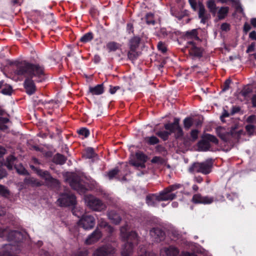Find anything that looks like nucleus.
Returning <instances> with one entry per match:
<instances>
[{"label":"nucleus","instance_id":"49","mask_svg":"<svg viewBox=\"0 0 256 256\" xmlns=\"http://www.w3.org/2000/svg\"><path fill=\"white\" fill-rule=\"evenodd\" d=\"M246 130L250 135H252L254 134L255 126L253 124H248L245 127Z\"/></svg>","mask_w":256,"mask_h":256},{"label":"nucleus","instance_id":"46","mask_svg":"<svg viewBox=\"0 0 256 256\" xmlns=\"http://www.w3.org/2000/svg\"><path fill=\"white\" fill-rule=\"evenodd\" d=\"M151 162L152 164H163L164 162V160L160 156H154L151 160Z\"/></svg>","mask_w":256,"mask_h":256},{"label":"nucleus","instance_id":"8","mask_svg":"<svg viewBox=\"0 0 256 256\" xmlns=\"http://www.w3.org/2000/svg\"><path fill=\"white\" fill-rule=\"evenodd\" d=\"M7 236L8 240L16 244L22 242L24 240L23 234L18 230H12L8 232L6 229L0 228V237L3 238Z\"/></svg>","mask_w":256,"mask_h":256},{"label":"nucleus","instance_id":"52","mask_svg":"<svg viewBox=\"0 0 256 256\" xmlns=\"http://www.w3.org/2000/svg\"><path fill=\"white\" fill-rule=\"evenodd\" d=\"M156 150L160 154L164 153L166 152V148L161 144H158L156 146Z\"/></svg>","mask_w":256,"mask_h":256},{"label":"nucleus","instance_id":"34","mask_svg":"<svg viewBox=\"0 0 256 256\" xmlns=\"http://www.w3.org/2000/svg\"><path fill=\"white\" fill-rule=\"evenodd\" d=\"M146 142L150 146L156 144L160 142V140L156 136H152L145 138Z\"/></svg>","mask_w":256,"mask_h":256},{"label":"nucleus","instance_id":"20","mask_svg":"<svg viewBox=\"0 0 256 256\" xmlns=\"http://www.w3.org/2000/svg\"><path fill=\"white\" fill-rule=\"evenodd\" d=\"M104 86L103 84H97L94 86H90L88 93L92 96L100 95L104 92Z\"/></svg>","mask_w":256,"mask_h":256},{"label":"nucleus","instance_id":"17","mask_svg":"<svg viewBox=\"0 0 256 256\" xmlns=\"http://www.w3.org/2000/svg\"><path fill=\"white\" fill-rule=\"evenodd\" d=\"M102 237V232L96 228L85 240V244L88 245L94 244L98 242Z\"/></svg>","mask_w":256,"mask_h":256},{"label":"nucleus","instance_id":"40","mask_svg":"<svg viewBox=\"0 0 256 256\" xmlns=\"http://www.w3.org/2000/svg\"><path fill=\"white\" fill-rule=\"evenodd\" d=\"M184 128L186 130H188L193 124V121L191 118L186 117L184 120Z\"/></svg>","mask_w":256,"mask_h":256},{"label":"nucleus","instance_id":"37","mask_svg":"<svg viewBox=\"0 0 256 256\" xmlns=\"http://www.w3.org/2000/svg\"><path fill=\"white\" fill-rule=\"evenodd\" d=\"M138 52L136 50H130L128 52V57L131 60H134L138 58Z\"/></svg>","mask_w":256,"mask_h":256},{"label":"nucleus","instance_id":"15","mask_svg":"<svg viewBox=\"0 0 256 256\" xmlns=\"http://www.w3.org/2000/svg\"><path fill=\"white\" fill-rule=\"evenodd\" d=\"M88 206L95 211H101L106 208L102 201L97 198H90L88 201Z\"/></svg>","mask_w":256,"mask_h":256},{"label":"nucleus","instance_id":"19","mask_svg":"<svg viewBox=\"0 0 256 256\" xmlns=\"http://www.w3.org/2000/svg\"><path fill=\"white\" fill-rule=\"evenodd\" d=\"M199 10H198V18L200 19V22L202 24H205L206 20L209 18L210 14L206 12V10L204 5L202 2L198 3Z\"/></svg>","mask_w":256,"mask_h":256},{"label":"nucleus","instance_id":"54","mask_svg":"<svg viewBox=\"0 0 256 256\" xmlns=\"http://www.w3.org/2000/svg\"><path fill=\"white\" fill-rule=\"evenodd\" d=\"M186 15V10L184 12H178L174 16L179 20H181Z\"/></svg>","mask_w":256,"mask_h":256},{"label":"nucleus","instance_id":"25","mask_svg":"<svg viewBox=\"0 0 256 256\" xmlns=\"http://www.w3.org/2000/svg\"><path fill=\"white\" fill-rule=\"evenodd\" d=\"M97 156L98 154L94 152V149L91 147L86 148L82 154V157L86 159H92Z\"/></svg>","mask_w":256,"mask_h":256},{"label":"nucleus","instance_id":"58","mask_svg":"<svg viewBox=\"0 0 256 256\" xmlns=\"http://www.w3.org/2000/svg\"><path fill=\"white\" fill-rule=\"evenodd\" d=\"M256 44L254 42H252L248 46L246 50V53H250L255 50Z\"/></svg>","mask_w":256,"mask_h":256},{"label":"nucleus","instance_id":"55","mask_svg":"<svg viewBox=\"0 0 256 256\" xmlns=\"http://www.w3.org/2000/svg\"><path fill=\"white\" fill-rule=\"evenodd\" d=\"M246 122L250 124H254L256 122V116L254 114H252L248 116L247 118Z\"/></svg>","mask_w":256,"mask_h":256},{"label":"nucleus","instance_id":"1","mask_svg":"<svg viewBox=\"0 0 256 256\" xmlns=\"http://www.w3.org/2000/svg\"><path fill=\"white\" fill-rule=\"evenodd\" d=\"M15 74L18 76H24L26 79L24 82V87L26 93L31 96L36 90L34 81L42 82L44 80V68L42 65L32 64L26 60L14 62Z\"/></svg>","mask_w":256,"mask_h":256},{"label":"nucleus","instance_id":"32","mask_svg":"<svg viewBox=\"0 0 256 256\" xmlns=\"http://www.w3.org/2000/svg\"><path fill=\"white\" fill-rule=\"evenodd\" d=\"M206 6L212 15L215 16L217 10V7L214 1V0H209L206 2Z\"/></svg>","mask_w":256,"mask_h":256},{"label":"nucleus","instance_id":"12","mask_svg":"<svg viewBox=\"0 0 256 256\" xmlns=\"http://www.w3.org/2000/svg\"><path fill=\"white\" fill-rule=\"evenodd\" d=\"M188 44L190 46L189 54L192 58H200L203 56L204 48L197 46L196 42L189 41Z\"/></svg>","mask_w":256,"mask_h":256},{"label":"nucleus","instance_id":"45","mask_svg":"<svg viewBox=\"0 0 256 256\" xmlns=\"http://www.w3.org/2000/svg\"><path fill=\"white\" fill-rule=\"evenodd\" d=\"M78 132L80 135L84 136L86 138H88L90 134V130L86 128H80Z\"/></svg>","mask_w":256,"mask_h":256},{"label":"nucleus","instance_id":"63","mask_svg":"<svg viewBox=\"0 0 256 256\" xmlns=\"http://www.w3.org/2000/svg\"><path fill=\"white\" fill-rule=\"evenodd\" d=\"M182 256H197L196 254L188 252H183L182 253Z\"/></svg>","mask_w":256,"mask_h":256},{"label":"nucleus","instance_id":"53","mask_svg":"<svg viewBox=\"0 0 256 256\" xmlns=\"http://www.w3.org/2000/svg\"><path fill=\"white\" fill-rule=\"evenodd\" d=\"M198 130H192L190 132V136L192 141H195L198 138Z\"/></svg>","mask_w":256,"mask_h":256},{"label":"nucleus","instance_id":"41","mask_svg":"<svg viewBox=\"0 0 256 256\" xmlns=\"http://www.w3.org/2000/svg\"><path fill=\"white\" fill-rule=\"evenodd\" d=\"M120 170L118 167L110 170L108 173V176L110 180L114 178L119 172Z\"/></svg>","mask_w":256,"mask_h":256},{"label":"nucleus","instance_id":"2","mask_svg":"<svg viewBox=\"0 0 256 256\" xmlns=\"http://www.w3.org/2000/svg\"><path fill=\"white\" fill-rule=\"evenodd\" d=\"M120 236L125 242L121 252L122 256H130L133 251L134 247L138 244V235L134 231L128 232L126 226L120 229Z\"/></svg>","mask_w":256,"mask_h":256},{"label":"nucleus","instance_id":"59","mask_svg":"<svg viewBox=\"0 0 256 256\" xmlns=\"http://www.w3.org/2000/svg\"><path fill=\"white\" fill-rule=\"evenodd\" d=\"M126 30L128 34L134 32V26H133V24L132 23L128 22L127 24Z\"/></svg>","mask_w":256,"mask_h":256},{"label":"nucleus","instance_id":"39","mask_svg":"<svg viewBox=\"0 0 256 256\" xmlns=\"http://www.w3.org/2000/svg\"><path fill=\"white\" fill-rule=\"evenodd\" d=\"M146 23L148 24H152L154 25L155 24V21L154 18V14L152 12L148 13L146 16Z\"/></svg>","mask_w":256,"mask_h":256},{"label":"nucleus","instance_id":"62","mask_svg":"<svg viewBox=\"0 0 256 256\" xmlns=\"http://www.w3.org/2000/svg\"><path fill=\"white\" fill-rule=\"evenodd\" d=\"M250 29H251L250 26L248 22H245L244 25V28H243L244 32L245 34H247V32H249Z\"/></svg>","mask_w":256,"mask_h":256},{"label":"nucleus","instance_id":"48","mask_svg":"<svg viewBox=\"0 0 256 256\" xmlns=\"http://www.w3.org/2000/svg\"><path fill=\"white\" fill-rule=\"evenodd\" d=\"M158 50L160 51L163 54L166 52L167 51V48L165 46V44L162 42H158Z\"/></svg>","mask_w":256,"mask_h":256},{"label":"nucleus","instance_id":"43","mask_svg":"<svg viewBox=\"0 0 256 256\" xmlns=\"http://www.w3.org/2000/svg\"><path fill=\"white\" fill-rule=\"evenodd\" d=\"M226 198L228 200L232 202L236 201L238 204L240 203L238 195L236 193L232 192L231 194H228L226 195Z\"/></svg>","mask_w":256,"mask_h":256},{"label":"nucleus","instance_id":"50","mask_svg":"<svg viewBox=\"0 0 256 256\" xmlns=\"http://www.w3.org/2000/svg\"><path fill=\"white\" fill-rule=\"evenodd\" d=\"M220 29L224 32L229 31L230 29V25L227 22L222 23L220 26Z\"/></svg>","mask_w":256,"mask_h":256},{"label":"nucleus","instance_id":"35","mask_svg":"<svg viewBox=\"0 0 256 256\" xmlns=\"http://www.w3.org/2000/svg\"><path fill=\"white\" fill-rule=\"evenodd\" d=\"M94 38V34L92 32H88L84 34L80 38V41L83 43H86Z\"/></svg>","mask_w":256,"mask_h":256},{"label":"nucleus","instance_id":"7","mask_svg":"<svg viewBox=\"0 0 256 256\" xmlns=\"http://www.w3.org/2000/svg\"><path fill=\"white\" fill-rule=\"evenodd\" d=\"M210 142L218 144V139L212 134H206L203 136L201 140L197 144L198 150L202 152H206L210 150L211 146Z\"/></svg>","mask_w":256,"mask_h":256},{"label":"nucleus","instance_id":"14","mask_svg":"<svg viewBox=\"0 0 256 256\" xmlns=\"http://www.w3.org/2000/svg\"><path fill=\"white\" fill-rule=\"evenodd\" d=\"M192 201L196 204H210L214 202V198L208 196H203L200 194H194Z\"/></svg>","mask_w":256,"mask_h":256},{"label":"nucleus","instance_id":"56","mask_svg":"<svg viewBox=\"0 0 256 256\" xmlns=\"http://www.w3.org/2000/svg\"><path fill=\"white\" fill-rule=\"evenodd\" d=\"M120 88L119 86H112L110 85L109 92L110 94H114L118 90H120Z\"/></svg>","mask_w":256,"mask_h":256},{"label":"nucleus","instance_id":"28","mask_svg":"<svg viewBox=\"0 0 256 256\" xmlns=\"http://www.w3.org/2000/svg\"><path fill=\"white\" fill-rule=\"evenodd\" d=\"M141 39L138 36H134L130 40V49L136 50L139 46Z\"/></svg>","mask_w":256,"mask_h":256},{"label":"nucleus","instance_id":"5","mask_svg":"<svg viewBox=\"0 0 256 256\" xmlns=\"http://www.w3.org/2000/svg\"><path fill=\"white\" fill-rule=\"evenodd\" d=\"M213 162L212 159H208L202 162H195L192 164L188 168V172L191 174L201 173L208 174L212 172Z\"/></svg>","mask_w":256,"mask_h":256},{"label":"nucleus","instance_id":"33","mask_svg":"<svg viewBox=\"0 0 256 256\" xmlns=\"http://www.w3.org/2000/svg\"><path fill=\"white\" fill-rule=\"evenodd\" d=\"M24 182L26 184H30L37 186H40L42 185L40 182L34 178H26Z\"/></svg>","mask_w":256,"mask_h":256},{"label":"nucleus","instance_id":"36","mask_svg":"<svg viewBox=\"0 0 256 256\" xmlns=\"http://www.w3.org/2000/svg\"><path fill=\"white\" fill-rule=\"evenodd\" d=\"M10 122V120L7 118L0 116V130L5 131L8 129V126L6 124Z\"/></svg>","mask_w":256,"mask_h":256},{"label":"nucleus","instance_id":"16","mask_svg":"<svg viewBox=\"0 0 256 256\" xmlns=\"http://www.w3.org/2000/svg\"><path fill=\"white\" fill-rule=\"evenodd\" d=\"M150 234L157 242L164 240L166 236L165 232L160 227H154L152 228L150 230Z\"/></svg>","mask_w":256,"mask_h":256},{"label":"nucleus","instance_id":"21","mask_svg":"<svg viewBox=\"0 0 256 256\" xmlns=\"http://www.w3.org/2000/svg\"><path fill=\"white\" fill-rule=\"evenodd\" d=\"M157 198L156 193L149 194L146 196V202L148 206L156 207L158 205L156 202H158V199Z\"/></svg>","mask_w":256,"mask_h":256},{"label":"nucleus","instance_id":"22","mask_svg":"<svg viewBox=\"0 0 256 256\" xmlns=\"http://www.w3.org/2000/svg\"><path fill=\"white\" fill-rule=\"evenodd\" d=\"M67 160V158L64 155L57 153L53 156L52 162L56 164L63 165Z\"/></svg>","mask_w":256,"mask_h":256},{"label":"nucleus","instance_id":"30","mask_svg":"<svg viewBox=\"0 0 256 256\" xmlns=\"http://www.w3.org/2000/svg\"><path fill=\"white\" fill-rule=\"evenodd\" d=\"M198 32L196 29H193L190 31H186L184 33V36L186 38H194L197 40H200V38L198 36Z\"/></svg>","mask_w":256,"mask_h":256},{"label":"nucleus","instance_id":"31","mask_svg":"<svg viewBox=\"0 0 256 256\" xmlns=\"http://www.w3.org/2000/svg\"><path fill=\"white\" fill-rule=\"evenodd\" d=\"M16 160V158L14 156L10 155L6 158L4 165L9 170H12Z\"/></svg>","mask_w":256,"mask_h":256},{"label":"nucleus","instance_id":"24","mask_svg":"<svg viewBox=\"0 0 256 256\" xmlns=\"http://www.w3.org/2000/svg\"><path fill=\"white\" fill-rule=\"evenodd\" d=\"M12 87L4 83V81L0 82V92L4 94L10 95L12 94Z\"/></svg>","mask_w":256,"mask_h":256},{"label":"nucleus","instance_id":"29","mask_svg":"<svg viewBox=\"0 0 256 256\" xmlns=\"http://www.w3.org/2000/svg\"><path fill=\"white\" fill-rule=\"evenodd\" d=\"M106 47L109 52H116L121 47V44L116 42H110L107 43Z\"/></svg>","mask_w":256,"mask_h":256},{"label":"nucleus","instance_id":"44","mask_svg":"<svg viewBox=\"0 0 256 256\" xmlns=\"http://www.w3.org/2000/svg\"><path fill=\"white\" fill-rule=\"evenodd\" d=\"M0 195L4 197H8L10 195L9 190L1 184H0Z\"/></svg>","mask_w":256,"mask_h":256},{"label":"nucleus","instance_id":"64","mask_svg":"<svg viewBox=\"0 0 256 256\" xmlns=\"http://www.w3.org/2000/svg\"><path fill=\"white\" fill-rule=\"evenodd\" d=\"M249 38L252 40H256V32L253 30L250 32L249 34Z\"/></svg>","mask_w":256,"mask_h":256},{"label":"nucleus","instance_id":"18","mask_svg":"<svg viewBox=\"0 0 256 256\" xmlns=\"http://www.w3.org/2000/svg\"><path fill=\"white\" fill-rule=\"evenodd\" d=\"M69 183L71 188L74 190L80 192H83L85 190L84 186L82 184L80 179L77 177L72 178Z\"/></svg>","mask_w":256,"mask_h":256},{"label":"nucleus","instance_id":"42","mask_svg":"<svg viewBox=\"0 0 256 256\" xmlns=\"http://www.w3.org/2000/svg\"><path fill=\"white\" fill-rule=\"evenodd\" d=\"M14 167L18 174L22 176H28L30 174L28 171L23 166H22L20 167H16L15 166Z\"/></svg>","mask_w":256,"mask_h":256},{"label":"nucleus","instance_id":"61","mask_svg":"<svg viewBox=\"0 0 256 256\" xmlns=\"http://www.w3.org/2000/svg\"><path fill=\"white\" fill-rule=\"evenodd\" d=\"M7 175V172L6 170L2 167L0 166V180L6 177Z\"/></svg>","mask_w":256,"mask_h":256},{"label":"nucleus","instance_id":"10","mask_svg":"<svg viewBox=\"0 0 256 256\" xmlns=\"http://www.w3.org/2000/svg\"><path fill=\"white\" fill-rule=\"evenodd\" d=\"M57 202L60 206H74L76 204V197L71 193H63L60 195Z\"/></svg>","mask_w":256,"mask_h":256},{"label":"nucleus","instance_id":"57","mask_svg":"<svg viewBox=\"0 0 256 256\" xmlns=\"http://www.w3.org/2000/svg\"><path fill=\"white\" fill-rule=\"evenodd\" d=\"M131 164L136 167H140L142 168H144L146 167L145 164L144 162H132Z\"/></svg>","mask_w":256,"mask_h":256},{"label":"nucleus","instance_id":"26","mask_svg":"<svg viewBox=\"0 0 256 256\" xmlns=\"http://www.w3.org/2000/svg\"><path fill=\"white\" fill-rule=\"evenodd\" d=\"M164 252L166 256H178L180 251L178 248L172 246L164 248Z\"/></svg>","mask_w":256,"mask_h":256},{"label":"nucleus","instance_id":"3","mask_svg":"<svg viewBox=\"0 0 256 256\" xmlns=\"http://www.w3.org/2000/svg\"><path fill=\"white\" fill-rule=\"evenodd\" d=\"M180 118H174L173 122H168L164 124V128L166 130L158 131L156 134L164 141L168 140L169 136L174 133L176 138H180L184 136L183 130L180 124Z\"/></svg>","mask_w":256,"mask_h":256},{"label":"nucleus","instance_id":"27","mask_svg":"<svg viewBox=\"0 0 256 256\" xmlns=\"http://www.w3.org/2000/svg\"><path fill=\"white\" fill-rule=\"evenodd\" d=\"M229 8L228 6L221 7L218 12V20L224 19L227 16Z\"/></svg>","mask_w":256,"mask_h":256},{"label":"nucleus","instance_id":"9","mask_svg":"<svg viewBox=\"0 0 256 256\" xmlns=\"http://www.w3.org/2000/svg\"><path fill=\"white\" fill-rule=\"evenodd\" d=\"M237 128L238 126L235 125L231 128L230 132L220 133L218 134V136L222 140L226 142H230L231 138L238 140L242 134L243 130H237Z\"/></svg>","mask_w":256,"mask_h":256},{"label":"nucleus","instance_id":"11","mask_svg":"<svg viewBox=\"0 0 256 256\" xmlns=\"http://www.w3.org/2000/svg\"><path fill=\"white\" fill-rule=\"evenodd\" d=\"M116 248L111 244H106L98 247L93 252L92 256H112Z\"/></svg>","mask_w":256,"mask_h":256},{"label":"nucleus","instance_id":"6","mask_svg":"<svg viewBox=\"0 0 256 256\" xmlns=\"http://www.w3.org/2000/svg\"><path fill=\"white\" fill-rule=\"evenodd\" d=\"M181 186L180 184L170 185L158 193H156L158 202L172 200L175 199L176 197V194L174 192L180 188Z\"/></svg>","mask_w":256,"mask_h":256},{"label":"nucleus","instance_id":"51","mask_svg":"<svg viewBox=\"0 0 256 256\" xmlns=\"http://www.w3.org/2000/svg\"><path fill=\"white\" fill-rule=\"evenodd\" d=\"M232 81L230 79H227L224 82L222 90L223 92H226L230 88V84Z\"/></svg>","mask_w":256,"mask_h":256},{"label":"nucleus","instance_id":"60","mask_svg":"<svg viewBox=\"0 0 256 256\" xmlns=\"http://www.w3.org/2000/svg\"><path fill=\"white\" fill-rule=\"evenodd\" d=\"M88 251L87 250H85L78 252L75 256H88Z\"/></svg>","mask_w":256,"mask_h":256},{"label":"nucleus","instance_id":"23","mask_svg":"<svg viewBox=\"0 0 256 256\" xmlns=\"http://www.w3.org/2000/svg\"><path fill=\"white\" fill-rule=\"evenodd\" d=\"M108 218L115 224H118L122 220L120 216L115 211L110 210L108 214Z\"/></svg>","mask_w":256,"mask_h":256},{"label":"nucleus","instance_id":"4","mask_svg":"<svg viewBox=\"0 0 256 256\" xmlns=\"http://www.w3.org/2000/svg\"><path fill=\"white\" fill-rule=\"evenodd\" d=\"M30 168L38 176L44 180L45 185L46 186L50 188L59 187L60 182L58 180L54 178L48 171L42 170L33 165H31Z\"/></svg>","mask_w":256,"mask_h":256},{"label":"nucleus","instance_id":"38","mask_svg":"<svg viewBox=\"0 0 256 256\" xmlns=\"http://www.w3.org/2000/svg\"><path fill=\"white\" fill-rule=\"evenodd\" d=\"M136 159L142 162L146 163L148 160V156L142 152H136Z\"/></svg>","mask_w":256,"mask_h":256},{"label":"nucleus","instance_id":"13","mask_svg":"<svg viewBox=\"0 0 256 256\" xmlns=\"http://www.w3.org/2000/svg\"><path fill=\"white\" fill-rule=\"evenodd\" d=\"M78 224L84 230H90L95 225V218L91 215H82L78 222Z\"/></svg>","mask_w":256,"mask_h":256},{"label":"nucleus","instance_id":"47","mask_svg":"<svg viewBox=\"0 0 256 256\" xmlns=\"http://www.w3.org/2000/svg\"><path fill=\"white\" fill-rule=\"evenodd\" d=\"M252 92V90L248 87H244L240 92V94L244 97L248 96V94Z\"/></svg>","mask_w":256,"mask_h":256}]
</instances>
